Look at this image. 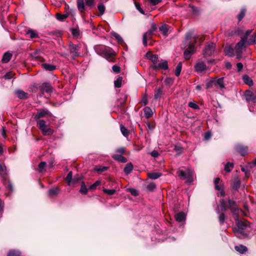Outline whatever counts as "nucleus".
I'll return each mask as SVG.
<instances>
[{"label": "nucleus", "mask_w": 256, "mask_h": 256, "mask_svg": "<svg viewBox=\"0 0 256 256\" xmlns=\"http://www.w3.org/2000/svg\"><path fill=\"white\" fill-rule=\"evenodd\" d=\"M248 44H252L256 42V34H253L250 38H248L246 40Z\"/></svg>", "instance_id": "nucleus-40"}, {"label": "nucleus", "mask_w": 256, "mask_h": 256, "mask_svg": "<svg viewBox=\"0 0 256 256\" xmlns=\"http://www.w3.org/2000/svg\"><path fill=\"white\" fill-rule=\"evenodd\" d=\"M177 174L182 178L186 180L187 183L191 184L192 182L193 172L191 170L188 168L185 171L180 170Z\"/></svg>", "instance_id": "nucleus-2"}, {"label": "nucleus", "mask_w": 256, "mask_h": 256, "mask_svg": "<svg viewBox=\"0 0 256 256\" xmlns=\"http://www.w3.org/2000/svg\"><path fill=\"white\" fill-rule=\"evenodd\" d=\"M157 27L156 24H152L151 25L150 29L145 32L143 35L142 42L143 44L146 46H147V40L151 38L153 32L156 30Z\"/></svg>", "instance_id": "nucleus-6"}, {"label": "nucleus", "mask_w": 256, "mask_h": 256, "mask_svg": "<svg viewBox=\"0 0 256 256\" xmlns=\"http://www.w3.org/2000/svg\"><path fill=\"white\" fill-rule=\"evenodd\" d=\"M98 11L100 12L101 15L103 14L105 11V6L104 4H98Z\"/></svg>", "instance_id": "nucleus-53"}, {"label": "nucleus", "mask_w": 256, "mask_h": 256, "mask_svg": "<svg viewBox=\"0 0 256 256\" xmlns=\"http://www.w3.org/2000/svg\"><path fill=\"white\" fill-rule=\"evenodd\" d=\"M72 172H70L68 174L66 180L68 183V186H70L72 184Z\"/></svg>", "instance_id": "nucleus-44"}, {"label": "nucleus", "mask_w": 256, "mask_h": 256, "mask_svg": "<svg viewBox=\"0 0 256 256\" xmlns=\"http://www.w3.org/2000/svg\"><path fill=\"white\" fill-rule=\"evenodd\" d=\"M182 64L181 62H179L176 67V72H175V75L176 76H180L181 70H182Z\"/></svg>", "instance_id": "nucleus-47"}, {"label": "nucleus", "mask_w": 256, "mask_h": 256, "mask_svg": "<svg viewBox=\"0 0 256 256\" xmlns=\"http://www.w3.org/2000/svg\"><path fill=\"white\" fill-rule=\"evenodd\" d=\"M194 68L197 72H202L206 70V66L203 62H198L195 65Z\"/></svg>", "instance_id": "nucleus-16"}, {"label": "nucleus", "mask_w": 256, "mask_h": 256, "mask_svg": "<svg viewBox=\"0 0 256 256\" xmlns=\"http://www.w3.org/2000/svg\"><path fill=\"white\" fill-rule=\"evenodd\" d=\"M225 54L228 56H234V50L231 46H228L225 48Z\"/></svg>", "instance_id": "nucleus-33"}, {"label": "nucleus", "mask_w": 256, "mask_h": 256, "mask_svg": "<svg viewBox=\"0 0 256 256\" xmlns=\"http://www.w3.org/2000/svg\"><path fill=\"white\" fill-rule=\"evenodd\" d=\"M236 149L242 156H244L248 153V148L246 146L238 144L236 146Z\"/></svg>", "instance_id": "nucleus-17"}, {"label": "nucleus", "mask_w": 256, "mask_h": 256, "mask_svg": "<svg viewBox=\"0 0 256 256\" xmlns=\"http://www.w3.org/2000/svg\"><path fill=\"white\" fill-rule=\"evenodd\" d=\"M228 202V206H227L226 202L224 200H222L220 202V208L222 211H226V210L228 208L230 209V205H229V200Z\"/></svg>", "instance_id": "nucleus-26"}, {"label": "nucleus", "mask_w": 256, "mask_h": 256, "mask_svg": "<svg viewBox=\"0 0 256 256\" xmlns=\"http://www.w3.org/2000/svg\"><path fill=\"white\" fill-rule=\"evenodd\" d=\"M77 6L80 12H82L84 10V2L82 0H78Z\"/></svg>", "instance_id": "nucleus-36"}, {"label": "nucleus", "mask_w": 256, "mask_h": 256, "mask_svg": "<svg viewBox=\"0 0 256 256\" xmlns=\"http://www.w3.org/2000/svg\"><path fill=\"white\" fill-rule=\"evenodd\" d=\"M234 168V164L232 162H227L225 166L224 170L225 171H226L228 172H231L232 170Z\"/></svg>", "instance_id": "nucleus-35"}, {"label": "nucleus", "mask_w": 256, "mask_h": 256, "mask_svg": "<svg viewBox=\"0 0 256 256\" xmlns=\"http://www.w3.org/2000/svg\"><path fill=\"white\" fill-rule=\"evenodd\" d=\"M244 96L247 102H256V96H255L251 91H246L244 94Z\"/></svg>", "instance_id": "nucleus-14"}, {"label": "nucleus", "mask_w": 256, "mask_h": 256, "mask_svg": "<svg viewBox=\"0 0 256 256\" xmlns=\"http://www.w3.org/2000/svg\"><path fill=\"white\" fill-rule=\"evenodd\" d=\"M243 80L246 84L249 86H251L253 84L252 80L246 75L243 76Z\"/></svg>", "instance_id": "nucleus-42"}, {"label": "nucleus", "mask_w": 256, "mask_h": 256, "mask_svg": "<svg viewBox=\"0 0 256 256\" xmlns=\"http://www.w3.org/2000/svg\"><path fill=\"white\" fill-rule=\"evenodd\" d=\"M240 182L238 178H234L232 184V188L236 190H238L240 186Z\"/></svg>", "instance_id": "nucleus-39"}, {"label": "nucleus", "mask_w": 256, "mask_h": 256, "mask_svg": "<svg viewBox=\"0 0 256 256\" xmlns=\"http://www.w3.org/2000/svg\"><path fill=\"white\" fill-rule=\"evenodd\" d=\"M26 34L31 38H36L38 37V33L34 30H28L26 32Z\"/></svg>", "instance_id": "nucleus-27"}, {"label": "nucleus", "mask_w": 256, "mask_h": 256, "mask_svg": "<svg viewBox=\"0 0 256 256\" xmlns=\"http://www.w3.org/2000/svg\"><path fill=\"white\" fill-rule=\"evenodd\" d=\"M133 170V165L131 162L128 163L124 168V172L126 174H130Z\"/></svg>", "instance_id": "nucleus-28"}, {"label": "nucleus", "mask_w": 256, "mask_h": 256, "mask_svg": "<svg viewBox=\"0 0 256 256\" xmlns=\"http://www.w3.org/2000/svg\"><path fill=\"white\" fill-rule=\"evenodd\" d=\"M246 38H241L240 40L236 45L234 50L236 51V58L240 59L242 57L243 48L245 47Z\"/></svg>", "instance_id": "nucleus-4"}, {"label": "nucleus", "mask_w": 256, "mask_h": 256, "mask_svg": "<svg viewBox=\"0 0 256 256\" xmlns=\"http://www.w3.org/2000/svg\"><path fill=\"white\" fill-rule=\"evenodd\" d=\"M31 56L34 60L39 62H42L45 61L44 56L45 54L40 50H36L31 54Z\"/></svg>", "instance_id": "nucleus-7"}, {"label": "nucleus", "mask_w": 256, "mask_h": 256, "mask_svg": "<svg viewBox=\"0 0 256 256\" xmlns=\"http://www.w3.org/2000/svg\"><path fill=\"white\" fill-rule=\"evenodd\" d=\"M41 131L44 135H51L53 133V130L50 128H47L46 126Z\"/></svg>", "instance_id": "nucleus-46"}, {"label": "nucleus", "mask_w": 256, "mask_h": 256, "mask_svg": "<svg viewBox=\"0 0 256 256\" xmlns=\"http://www.w3.org/2000/svg\"><path fill=\"white\" fill-rule=\"evenodd\" d=\"M229 205L232 212L234 216V218L236 220V223L237 226V228L246 230L248 227V222L246 221H242L240 220L238 218V211L239 209L238 208L235 202L230 200H229Z\"/></svg>", "instance_id": "nucleus-1"}, {"label": "nucleus", "mask_w": 256, "mask_h": 256, "mask_svg": "<svg viewBox=\"0 0 256 256\" xmlns=\"http://www.w3.org/2000/svg\"><path fill=\"white\" fill-rule=\"evenodd\" d=\"M134 5L136 8L142 14H144V12L143 9L140 6V4L136 2H134Z\"/></svg>", "instance_id": "nucleus-59"}, {"label": "nucleus", "mask_w": 256, "mask_h": 256, "mask_svg": "<svg viewBox=\"0 0 256 256\" xmlns=\"http://www.w3.org/2000/svg\"><path fill=\"white\" fill-rule=\"evenodd\" d=\"M56 18L58 20L62 21L68 18V14H60L58 13L56 14Z\"/></svg>", "instance_id": "nucleus-50"}, {"label": "nucleus", "mask_w": 256, "mask_h": 256, "mask_svg": "<svg viewBox=\"0 0 256 256\" xmlns=\"http://www.w3.org/2000/svg\"><path fill=\"white\" fill-rule=\"evenodd\" d=\"M150 68L153 70L162 69L166 70L168 69V62L166 60L160 59L155 65H152Z\"/></svg>", "instance_id": "nucleus-8"}, {"label": "nucleus", "mask_w": 256, "mask_h": 256, "mask_svg": "<svg viewBox=\"0 0 256 256\" xmlns=\"http://www.w3.org/2000/svg\"><path fill=\"white\" fill-rule=\"evenodd\" d=\"M120 131L123 136H124L125 137L128 136L129 134V131L128 130V129L122 124L120 125Z\"/></svg>", "instance_id": "nucleus-41"}, {"label": "nucleus", "mask_w": 256, "mask_h": 256, "mask_svg": "<svg viewBox=\"0 0 256 256\" xmlns=\"http://www.w3.org/2000/svg\"><path fill=\"white\" fill-rule=\"evenodd\" d=\"M246 12V10L245 8H242L240 10V13L237 15V18L238 19V22H240L244 16Z\"/></svg>", "instance_id": "nucleus-37"}, {"label": "nucleus", "mask_w": 256, "mask_h": 256, "mask_svg": "<svg viewBox=\"0 0 256 256\" xmlns=\"http://www.w3.org/2000/svg\"><path fill=\"white\" fill-rule=\"evenodd\" d=\"M39 89L40 92L43 93L46 92V93H50L52 91V87L50 83L44 82L42 84L39 86Z\"/></svg>", "instance_id": "nucleus-12"}, {"label": "nucleus", "mask_w": 256, "mask_h": 256, "mask_svg": "<svg viewBox=\"0 0 256 256\" xmlns=\"http://www.w3.org/2000/svg\"><path fill=\"white\" fill-rule=\"evenodd\" d=\"M112 70L115 73H119L120 70V67L118 65H114L112 67Z\"/></svg>", "instance_id": "nucleus-62"}, {"label": "nucleus", "mask_w": 256, "mask_h": 256, "mask_svg": "<svg viewBox=\"0 0 256 256\" xmlns=\"http://www.w3.org/2000/svg\"><path fill=\"white\" fill-rule=\"evenodd\" d=\"M234 248L237 252H239L241 254H244L248 250L247 248L242 244L236 246Z\"/></svg>", "instance_id": "nucleus-24"}, {"label": "nucleus", "mask_w": 256, "mask_h": 256, "mask_svg": "<svg viewBox=\"0 0 256 256\" xmlns=\"http://www.w3.org/2000/svg\"><path fill=\"white\" fill-rule=\"evenodd\" d=\"M80 193L84 194H86L88 192V189L84 182H82L81 188H80Z\"/></svg>", "instance_id": "nucleus-45"}, {"label": "nucleus", "mask_w": 256, "mask_h": 256, "mask_svg": "<svg viewBox=\"0 0 256 256\" xmlns=\"http://www.w3.org/2000/svg\"><path fill=\"white\" fill-rule=\"evenodd\" d=\"M46 116L51 117L52 116V114L46 108L40 109L38 110L37 113L35 115L34 119L37 120L40 118Z\"/></svg>", "instance_id": "nucleus-10"}, {"label": "nucleus", "mask_w": 256, "mask_h": 256, "mask_svg": "<svg viewBox=\"0 0 256 256\" xmlns=\"http://www.w3.org/2000/svg\"><path fill=\"white\" fill-rule=\"evenodd\" d=\"M108 168L106 166H97L95 168V170L97 172H103L107 170Z\"/></svg>", "instance_id": "nucleus-54"}, {"label": "nucleus", "mask_w": 256, "mask_h": 256, "mask_svg": "<svg viewBox=\"0 0 256 256\" xmlns=\"http://www.w3.org/2000/svg\"><path fill=\"white\" fill-rule=\"evenodd\" d=\"M12 56V54L10 52H5L3 55L2 62L3 63L8 62L11 59Z\"/></svg>", "instance_id": "nucleus-20"}, {"label": "nucleus", "mask_w": 256, "mask_h": 256, "mask_svg": "<svg viewBox=\"0 0 256 256\" xmlns=\"http://www.w3.org/2000/svg\"><path fill=\"white\" fill-rule=\"evenodd\" d=\"M188 47L187 49L184 52V58L186 60L190 58L191 55L194 52L195 48L194 44L188 42V44H186L184 48Z\"/></svg>", "instance_id": "nucleus-9"}, {"label": "nucleus", "mask_w": 256, "mask_h": 256, "mask_svg": "<svg viewBox=\"0 0 256 256\" xmlns=\"http://www.w3.org/2000/svg\"><path fill=\"white\" fill-rule=\"evenodd\" d=\"M226 218V216L224 214L222 213L220 214L218 216V220L221 224H222L224 223Z\"/></svg>", "instance_id": "nucleus-52"}, {"label": "nucleus", "mask_w": 256, "mask_h": 256, "mask_svg": "<svg viewBox=\"0 0 256 256\" xmlns=\"http://www.w3.org/2000/svg\"><path fill=\"white\" fill-rule=\"evenodd\" d=\"M216 44L214 43L208 44L203 51L204 56H212L215 50Z\"/></svg>", "instance_id": "nucleus-11"}, {"label": "nucleus", "mask_w": 256, "mask_h": 256, "mask_svg": "<svg viewBox=\"0 0 256 256\" xmlns=\"http://www.w3.org/2000/svg\"><path fill=\"white\" fill-rule=\"evenodd\" d=\"M174 150H176L178 154H181L183 152L182 148L179 146H174Z\"/></svg>", "instance_id": "nucleus-57"}, {"label": "nucleus", "mask_w": 256, "mask_h": 256, "mask_svg": "<svg viewBox=\"0 0 256 256\" xmlns=\"http://www.w3.org/2000/svg\"><path fill=\"white\" fill-rule=\"evenodd\" d=\"M100 184V180H97L90 186V189L94 190L96 188V186H98Z\"/></svg>", "instance_id": "nucleus-60"}, {"label": "nucleus", "mask_w": 256, "mask_h": 256, "mask_svg": "<svg viewBox=\"0 0 256 256\" xmlns=\"http://www.w3.org/2000/svg\"><path fill=\"white\" fill-rule=\"evenodd\" d=\"M192 32H188V33H186V40L184 41V44H188V42H191L189 41L190 39L192 38Z\"/></svg>", "instance_id": "nucleus-48"}, {"label": "nucleus", "mask_w": 256, "mask_h": 256, "mask_svg": "<svg viewBox=\"0 0 256 256\" xmlns=\"http://www.w3.org/2000/svg\"><path fill=\"white\" fill-rule=\"evenodd\" d=\"M17 96L20 99H26L28 98V94L22 90H17Z\"/></svg>", "instance_id": "nucleus-31"}, {"label": "nucleus", "mask_w": 256, "mask_h": 256, "mask_svg": "<svg viewBox=\"0 0 256 256\" xmlns=\"http://www.w3.org/2000/svg\"><path fill=\"white\" fill-rule=\"evenodd\" d=\"M59 190L58 188L50 189L48 191L49 194L50 195H56L58 193Z\"/></svg>", "instance_id": "nucleus-56"}, {"label": "nucleus", "mask_w": 256, "mask_h": 256, "mask_svg": "<svg viewBox=\"0 0 256 256\" xmlns=\"http://www.w3.org/2000/svg\"><path fill=\"white\" fill-rule=\"evenodd\" d=\"M159 30L164 35L166 36L168 34V26L166 24H162L159 28Z\"/></svg>", "instance_id": "nucleus-30"}, {"label": "nucleus", "mask_w": 256, "mask_h": 256, "mask_svg": "<svg viewBox=\"0 0 256 256\" xmlns=\"http://www.w3.org/2000/svg\"><path fill=\"white\" fill-rule=\"evenodd\" d=\"M224 78H220L216 80H214V86H216L217 88H220V90H222L225 88Z\"/></svg>", "instance_id": "nucleus-18"}, {"label": "nucleus", "mask_w": 256, "mask_h": 256, "mask_svg": "<svg viewBox=\"0 0 256 256\" xmlns=\"http://www.w3.org/2000/svg\"><path fill=\"white\" fill-rule=\"evenodd\" d=\"M188 106L195 110L199 108L198 105L194 102H190L188 103Z\"/></svg>", "instance_id": "nucleus-58"}, {"label": "nucleus", "mask_w": 256, "mask_h": 256, "mask_svg": "<svg viewBox=\"0 0 256 256\" xmlns=\"http://www.w3.org/2000/svg\"><path fill=\"white\" fill-rule=\"evenodd\" d=\"M162 176V174L160 172H150L148 174V177L152 180H156L160 178Z\"/></svg>", "instance_id": "nucleus-29"}, {"label": "nucleus", "mask_w": 256, "mask_h": 256, "mask_svg": "<svg viewBox=\"0 0 256 256\" xmlns=\"http://www.w3.org/2000/svg\"><path fill=\"white\" fill-rule=\"evenodd\" d=\"M14 76V74L12 72H6L4 76V78L6 80H10L13 78Z\"/></svg>", "instance_id": "nucleus-49"}, {"label": "nucleus", "mask_w": 256, "mask_h": 256, "mask_svg": "<svg viewBox=\"0 0 256 256\" xmlns=\"http://www.w3.org/2000/svg\"><path fill=\"white\" fill-rule=\"evenodd\" d=\"M146 57L152 62V65L156 64L158 61H159L158 55L154 54L150 52L146 53Z\"/></svg>", "instance_id": "nucleus-15"}, {"label": "nucleus", "mask_w": 256, "mask_h": 256, "mask_svg": "<svg viewBox=\"0 0 256 256\" xmlns=\"http://www.w3.org/2000/svg\"><path fill=\"white\" fill-rule=\"evenodd\" d=\"M162 94V88H159L155 90L154 92V98L158 100L160 98Z\"/></svg>", "instance_id": "nucleus-34"}, {"label": "nucleus", "mask_w": 256, "mask_h": 256, "mask_svg": "<svg viewBox=\"0 0 256 256\" xmlns=\"http://www.w3.org/2000/svg\"><path fill=\"white\" fill-rule=\"evenodd\" d=\"M37 124L41 130H43L46 126V122L44 120H39Z\"/></svg>", "instance_id": "nucleus-43"}, {"label": "nucleus", "mask_w": 256, "mask_h": 256, "mask_svg": "<svg viewBox=\"0 0 256 256\" xmlns=\"http://www.w3.org/2000/svg\"><path fill=\"white\" fill-rule=\"evenodd\" d=\"M112 158L120 162L125 163L127 162V158L120 154H114Z\"/></svg>", "instance_id": "nucleus-21"}, {"label": "nucleus", "mask_w": 256, "mask_h": 256, "mask_svg": "<svg viewBox=\"0 0 256 256\" xmlns=\"http://www.w3.org/2000/svg\"><path fill=\"white\" fill-rule=\"evenodd\" d=\"M116 55V52L112 48L106 46L102 56L109 62H114Z\"/></svg>", "instance_id": "nucleus-5"}, {"label": "nucleus", "mask_w": 256, "mask_h": 256, "mask_svg": "<svg viewBox=\"0 0 256 256\" xmlns=\"http://www.w3.org/2000/svg\"><path fill=\"white\" fill-rule=\"evenodd\" d=\"M42 66L45 70L48 71H53L56 68L55 66L47 63L42 64Z\"/></svg>", "instance_id": "nucleus-22"}, {"label": "nucleus", "mask_w": 256, "mask_h": 256, "mask_svg": "<svg viewBox=\"0 0 256 256\" xmlns=\"http://www.w3.org/2000/svg\"><path fill=\"white\" fill-rule=\"evenodd\" d=\"M72 33L74 36L78 37L79 36L80 32L78 29L73 28L72 30Z\"/></svg>", "instance_id": "nucleus-64"}, {"label": "nucleus", "mask_w": 256, "mask_h": 256, "mask_svg": "<svg viewBox=\"0 0 256 256\" xmlns=\"http://www.w3.org/2000/svg\"><path fill=\"white\" fill-rule=\"evenodd\" d=\"M6 173V166L0 164V175L4 176Z\"/></svg>", "instance_id": "nucleus-55"}, {"label": "nucleus", "mask_w": 256, "mask_h": 256, "mask_svg": "<svg viewBox=\"0 0 256 256\" xmlns=\"http://www.w3.org/2000/svg\"><path fill=\"white\" fill-rule=\"evenodd\" d=\"M112 36L116 38L118 44H122L124 43V40L116 32H112Z\"/></svg>", "instance_id": "nucleus-32"}, {"label": "nucleus", "mask_w": 256, "mask_h": 256, "mask_svg": "<svg viewBox=\"0 0 256 256\" xmlns=\"http://www.w3.org/2000/svg\"><path fill=\"white\" fill-rule=\"evenodd\" d=\"M122 76H118L117 79L114 80V84L116 88H120L122 86Z\"/></svg>", "instance_id": "nucleus-38"}, {"label": "nucleus", "mask_w": 256, "mask_h": 256, "mask_svg": "<svg viewBox=\"0 0 256 256\" xmlns=\"http://www.w3.org/2000/svg\"><path fill=\"white\" fill-rule=\"evenodd\" d=\"M176 220L178 222H182L185 220L186 216L183 212L178 213L175 216Z\"/></svg>", "instance_id": "nucleus-25"}, {"label": "nucleus", "mask_w": 256, "mask_h": 256, "mask_svg": "<svg viewBox=\"0 0 256 256\" xmlns=\"http://www.w3.org/2000/svg\"><path fill=\"white\" fill-rule=\"evenodd\" d=\"M106 46L104 45H96L94 46V48L96 52L99 55L102 56V54L104 52Z\"/></svg>", "instance_id": "nucleus-19"}, {"label": "nucleus", "mask_w": 256, "mask_h": 256, "mask_svg": "<svg viewBox=\"0 0 256 256\" xmlns=\"http://www.w3.org/2000/svg\"><path fill=\"white\" fill-rule=\"evenodd\" d=\"M144 112L145 117L147 118H150L152 115V110L148 106H146L144 108Z\"/></svg>", "instance_id": "nucleus-23"}, {"label": "nucleus", "mask_w": 256, "mask_h": 256, "mask_svg": "<svg viewBox=\"0 0 256 256\" xmlns=\"http://www.w3.org/2000/svg\"><path fill=\"white\" fill-rule=\"evenodd\" d=\"M81 48L80 44H74L72 42L69 43L68 50L73 58L79 56L80 53L79 52Z\"/></svg>", "instance_id": "nucleus-3"}, {"label": "nucleus", "mask_w": 256, "mask_h": 256, "mask_svg": "<svg viewBox=\"0 0 256 256\" xmlns=\"http://www.w3.org/2000/svg\"><path fill=\"white\" fill-rule=\"evenodd\" d=\"M104 192L106 194H107L109 195H112L114 194L116 192V190H109V189H104Z\"/></svg>", "instance_id": "nucleus-61"}, {"label": "nucleus", "mask_w": 256, "mask_h": 256, "mask_svg": "<svg viewBox=\"0 0 256 256\" xmlns=\"http://www.w3.org/2000/svg\"><path fill=\"white\" fill-rule=\"evenodd\" d=\"M189 7L192 8V10L194 14H198L200 13V10L198 8L194 6L192 4H190Z\"/></svg>", "instance_id": "nucleus-51"}, {"label": "nucleus", "mask_w": 256, "mask_h": 256, "mask_svg": "<svg viewBox=\"0 0 256 256\" xmlns=\"http://www.w3.org/2000/svg\"><path fill=\"white\" fill-rule=\"evenodd\" d=\"M155 188L156 184L154 183L149 184L147 186V188L150 191L154 190L155 189Z\"/></svg>", "instance_id": "nucleus-63"}, {"label": "nucleus", "mask_w": 256, "mask_h": 256, "mask_svg": "<svg viewBox=\"0 0 256 256\" xmlns=\"http://www.w3.org/2000/svg\"><path fill=\"white\" fill-rule=\"evenodd\" d=\"M233 231L235 236L240 238H245L248 236V234L245 232V230H242L237 228H233Z\"/></svg>", "instance_id": "nucleus-13"}]
</instances>
